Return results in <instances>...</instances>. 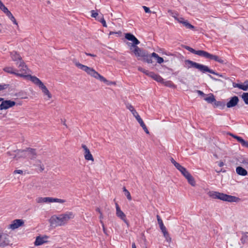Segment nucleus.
Returning a JSON list of instances; mask_svg holds the SVG:
<instances>
[{"label":"nucleus","mask_w":248,"mask_h":248,"mask_svg":"<svg viewBox=\"0 0 248 248\" xmlns=\"http://www.w3.org/2000/svg\"><path fill=\"white\" fill-rule=\"evenodd\" d=\"M74 217V215L71 212H67L58 216L53 215L49 219L50 226L53 227L62 226L66 224L68 222Z\"/></svg>","instance_id":"f257e3e1"},{"label":"nucleus","mask_w":248,"mask_h":248,"mask_svg":"<svg viewBox=\"0 0 248 248\" xmlns=\"http://www.w3.org/2000/svg\"><path fill=\"white\" fill-rule=\"evenodd\" d=\"M11 57L14 61H17V62H20L22 61L21 57L19 54L16 51L11 52Z\"/></svg>","instance_id":"412c9836"},{"label":"nucleus","mask_w":248,"mask_h":248,"mask_svg":"<svg viewBox=\"0 0 248 248\" xmlns=\"http://www.w3.org/2000/svg\"><path fill=\"white\" fill-rule=\"evenodd\" d=\"M14 173H15V174L18 173V174H22L23 173V171L20 170H16L14 171Z\"/></svg>","instance_id":"13d9d810"},{"label":"nucleus","mask_w":248,"mask_h":248,"mask_svg":"<svg viewBox=\"0 0 248 248\" xmlns=\"http://www.w3.org/2000/svg\"><path fill=\"white\" fill-rule=\"evenodd\" d=\"M218 165L219 166V167H222L223 165H224V163L222 162V161H220L219 163H218Z\"/></svg>","instance_id":"69168bd1"},{"label":"nucleus","mask_w":248,"mask_h":248,"mask_svg":"<svg viewBox=\"0 0 248 248\" xmlns=\"http://www.w3.org/2000/svg\"><path fill=\"white\" fill-rule=\"evenodd\" d=\"M115 205H116V216L118 217L121 218L122 220H123L125 223H126L127 224L128 221L126 219L125 215L121 210L120 207H119V206L117 203H115Z\"/></svg>","instance_id":"1a4fd4ad"},{"label":"nucleus","mask_w":248,"mask_h":248,"mask_svg":"<svg viewBox=\"0 0 248 248\" xmlns=\"http://www.w3.org/2000/svg\"><path fill=\"white\" fill-rule=\"evenodd\" d=\"M184 176L187 179L189 184H190L192 186H195L196 183L195 180L193 176L190 174V173L189 172L186 173V175H185Z\"/></svg>","instance_id":"4be33fe9"},{"label":"nucleus","mask_w":248,"mask_h":248,"mask_svg":"<svg viewBox=\"0 0 248 248\" xmlns=\"http://www.w3.org/2000/svg\"><path fill=\"white\" fill-rule=\"evenodd\" d=\"M27 156L31 159L33 160L36 158L37 153L36 149L31 148H27Z\"/></svg>","instance_id":"4468645a"},{"label":"nucleus","mask_w":248,"mask_h":248,"mask_svg":"<svg viewBox=\"0 0 248 248\" xmlns=\"http://www.w3.org/2000/svg\"><path fill=\"white\" fill-rule=\"evenodd\" d=\"M48 236L46 235H44V236H37L34 243V245L36 246H38L46 243L47 242L46 240Z\"/></svg>","instance_id":"f8f14e48"},{"label":"nucleus","mask_w":248,"mask_h":248,"mask_svg":"<svg viewBox=\"0 0 248 248\" xmlns=\"http://www.w3.org/2000/svg\"><path fill=\"white\" fill-rule=\"evenodd\" d=\"M209 197L215 199H219L223 201L229 202H238L240 199L238 197L229 195L222 193H220L216 191H209L208 193Z\"/></svg>","instance_id":"20e7f679"},{"label":"nucleus","mask_w":248,"mask_h":248,"mask_svg":"<svg viewBox=\"0 0 248 248\" xmlns=\"http://www.w3.org/2000/svg\"><path fill=\"white\" fill-rule=\"evenodd\" d=\"M183 25L186 28L191 30H195V27L190 24L187 20H186L185 22H183Z\"/></svg>","instance_id":"72a5a7b5"},{"label":"nucleus","mask_w":248,"mask_h":248,"mask_svg":"<svg viewBox=\"0 0 248 248\" xmlns=\"http://www.w3.org/2000/svg\"><path fill=\"white\" fill-rule=\"evenodd\" d=\"M39 88L42 90V91L44 93V94L47 95L49 98L51 97V94L46 86L44 85L43 83L39 86Z\"/></svg>","instance_id":"cd10ccee"},{"label":"nucleus","mask_w":248,"mask_h":248,"mask_svg":"<svg viewBox=\"0 0 248 248\" xmlns=\"http://www.w3.org/2000/svg\"><path fill=\"white\" fill-rule=\"evenodd\" d=\"M204 100L210 104H214L215 101H216L215 96L212 93H210L209 96L205 98Z\"/></svg>","instance_id":"7c9ffc66"},{"label":"nucleus","mask_w":248,"mask_h":248,"mask_svg":"<svg viewBox=\"0 0 248 248\" xmlns=\"http://www.w3.org/2000/svg\"><path fill=\"white\" fill-rule=\"evenodd\" d=\"M208 52L202 50H196L195 51L194 54H196L197 55L204 57L205 58L207 59V57L208 55Z\"/></svg>","instance_id":"c85d7f7f"},{"label":"nucleus","mask_w":248,"mask_h":248,"mask_svg":"<svg viewBox=\"0 0 248 248\" xmlns=\"http://www.w3.org/2000/svg\"><path fill=\"white\" fill-rule=\"evenodd\" d=\"M81 147L84 150L85 159L87 160H91L92 161H93V157L92 155L91 154L89 149L87 148V147L84 144H82Z\"/></svg>","instance_id":"9b49d317"},{"label":"nucleus","mask_w":248,"mask_h":248,"mask_svg":"<svg viewBox=\"0 0 248 248\" xmlns=\"http://www.w3.org/2000/svg\"><path fill=\"white\" fill-rule=\"evenodd\" d=\"M8 235L0 232V247H5L9 244Z\"/></svg>","instance_id":"9d476101"},{"label":"nucleus","mask_w":248,"mask_h":248,"mask_svg":"<svg viewBox=\"0 0 248 248\" xmlns=\"http://www.w3.org/2000/svg\"><path fill=\"white\" fill-rule=\"evenodd\" d=\"M16 154L14 156V158L17 160L19 158H25L27 157V149L24 150H17L15 151Z\"/></svg>","instance_id":"ddd939ff"},{"label":"nucleus","mask_w":248,"mask_h":248,"mask_svg":"<svg viewBox=\"0 0 248 248\" xmlns=\"http://www.w3.org/2000/svg\"><path fill=\"white\" fill-rule=\"evenodd\" d=\"M24 221L22 219H15L10 224V228L13 230L16 229L24 224Z\"/></svg>","instance_id":"dca6fc26"},{"label":"nucleus","mask_w":248,"mask_h":248,"mask_svg":"<svg viewBox=\"0 0 248 248\" xmlns=\"http://www.w3.org/2000/svg\"><path fill=\"white\" fill-rule=\"evenodd\" d=\"M132 248H136V246L135 243H133L132 245Z\"/></svg>","instance_id":"774afa93"},{"label":"nucleus","mask_w":248,"mask_h":248,"mask_svg":"<svg viewBox=\"0 0 248 248\" xmlns=\"http://www.w3.org/2000/svg\"><path fill=\"white\" fill-rule=\"evenodd\" d=\"M141 57H142L143 61L148 63H152L153 62L152 58L153 57L152 56V54L151 55L148 54L146 51L144 52V56L142 55Z\"/></svg>","instance_id":"aec40b11"},{"label":"nucleus","mask_w":248,"mask_h":248,"mask_svg":"<svg viewBox=\"0 0 248 248\" xmlns=\"http://www.w3.org/2000/svg\"><path fill=\"white\" fill-rule=\"evenodd\" d=\"M196 92L200 95H202V96L205 95V93L203 92H202V91H201L197 90Z\"/></svg>","instance_id":"bf43d9fd"},{"label":"nucleus","mask_w":248,"mask_h":248,"mask_svg":"<svg viewBox=\"0 0 248 248\" xmlns=\"http://www.w3.org/2000/svg\"><path fill=\"white\" fill-rule=\"evenodd\" d=\"M29 77L30 78L31 80L36 85L39 87L43 83V82L37 77L35 76H32L31 75H27V77Z\"/></svg>","instance_id":"393cba45"},{"label":"nucleus","mask_w":248,"mask_h":248,"mask_svg":"<svg viewBox=\"0 0 248 248\" xmlns=\"http://www.w3.org/2000/svg\"><path fill=\"white\" fill-rule=\"evenodd\" d=\"M96 211L97 212H98L99 214H100V213H102V212H101V210H100V209L99 208H97L96 209Z\"/></svg>","instance_id":"338daca9"},{"label":"nucleus","mask_w":248,"mask_h":248,"mask_svg":"<svg viewBox=\"0 0 248 248\" xmlns=\"http://www.w3.org/2000/svg\"><path fill=\"white\" fill-rule=\"evenodd\" d=\"M242 84L241 90L247 91L248 90V80H246L243 84Z\"/></svg>","instance_id":"ea45409f"},{"label":"nucleus","mask_w":248,"mask_h":248,"mask_svg":"<svg viewBox=\"0 0 248 248\" xmlns=\"http://www.w3.org/2000/svg\"><path fill=\"white\" fill-rule=\"evenodd\" d=\"M242 145L248 148V142L244 140L241 143Z\"/></svg>","instance_id":"4d7b16f0"},{"label":"nucleus","mask_w":248,"mask_h":248,"mask_svg":"<svg viewBox=\"0 0 248 248\" xmlns=\"http://www.w3.org/2000/svg\"><path fill=\"white\" fill-rule=\"evenodd\" d=\"M243 163L246 165L247 168L248 167V158L244 159Z\"/></svg>","instance_id":"052dcab7"},{"label":"nucleus","mask_w":248,"mask_h":248,"mask_svg":"<svg viewBox=\"0 0 248 248\" xmlns=\"http://www.w3.org/2000/svg\"><path fill=\"white\" fill-rule=\"evenodd\" d=\"M185 49H186V50H188L189 51H190L192 53L194 54L195 51V50L194 49L192 48V47H190L189 46H185Z\"/></svg>","instance_id":"49530a36"},{"label":"nucleus","mask_w":248,"mask_h":248,"mask_svg":"<svg viewBox=\"0 0 248 248\" xmlns=\"http://www.w3.org/2000/svg\"><path fill=\"white\" fill-rule=\"evenodd\" d=\"M123 191L124 192L125 195L126 196L127 199L129 201H131L132 200V197L131 196L130 192L126 189L125 187H123Z\"/></svg>","instance_id":"c9c22d12"},{"label":"nucleus","mask_w":248,"mask_h":248,"mask_svg":"<svg viewBox=\"0 0 248 248\" xmlns=\"http://www.w3.org/2000/svg\"><path fill=\"white\" fill-rule=\"evenodd\" d=\"M185 65L184 66L187 68L189 69L191 68H194L198 69L200 72L202 73L208 72L209 73L217 75L220 77H222V76L219 73H216L212 69H210L207 66L202 64L195 62L189 60H186L184 61Z\"/></svg>","instance_id":"f03ea898"},{"label":"nucleus","mask_w":248,"mask_h":248,"mask_svg":"<svg viewBox=\"0 0 248 248\" xmlns=\"http://www.w3.org/2000/svg\"><path fill=\"white\" fill-rule=\"evenodd\" d=\"M152 56L156 60L157 63L159 64H161L164 62L163 59L159 57L158 55L155 52L152 53Z\"/></svg>","instance_id":"473e14b6"},{"label":"nucleus","mask_w":248,"mask_h":248,"mask_svg":"<svg viewBox=\"0 0 248 248\" xmlns=\"http://www.w3.org/2000/svg\"><path fill=\"white\" fill-rule=\"evenodd\" d=\"M234 87H238L240 89H241L242 84H236L235 86H234Z\"/></svg>","instance_id":"e2e57ef3"},{"label":"nucleus","mask_w":248,"mask_h":248,"mask_svg":"<svg viewBox=\"0 0 248 248\" xmlns=\"http://www.w3.org/2000/svg\"><path fill=\"white\" fill-rule=\"evenodd\" d=\"M0 9L6 14V15L12 21L14 24L16 25L17 24L15 17L13 16L11 12L9 11L7 8L3 4V3L0 5Z\"/></svg>","instance_id":"0eeeda50"},{"label":"nucleus","mask_w":248,"mask_h":248,"mask_svg":"<svg viewBox=\"0 0 248 248\" xmlns=\"http://www.w3.org/2000/svg\"><path fill=\"white\" fill-rule=\"evenodd\" d=\"M136 120L139 122V123L140 124V125L142 127L144 131L145 132L146 134H149V131H148L146 125L144 123L143 120L140 118V116L138 117H136Z\"/></svg>","instance_id":"5701e85b"},{"label":"nucleus","mask_w":248,"mask_h":248,"mask_svg":"<svg viewBox=\"0 0 248 248\" xmlns=\"http://www.w3.org/2000/svg\"><path fill=\"white\" fill-rule=\"evenodd\" d=\"M230 135L234 137L235 139H236L238 142H239L241 144L242 143L243 141L244 140L243 139H242L241 137L233 135L232 134H230Z\"/></svg>","instance_id":"79ce46f5"},{"label":"nucleus","mask_w":248,"mask_h":248,"mask_svg":"<svg viewBox=\"0 0 248 248\" xmlns=\"http://www.w3.org/2000/svg\"><path fill=\"white\" fill-rule=\"evenodd\" d=\"M126 108L128 109L132 113L133 116L136 118V117H138L140 115H139L138 113L137 112V111L135 110V109L134 108L133 106H132L130 104H127L126 105Z\"/></svg>","instance_id":"bb28decb"},{"label":"nucleus","mask_w":248,"mask_h":248,"mask_svg":"<svg viewBox=\"0 0 248 248\" xmlns=\"http://www.w3.org/2000/svg\"><path fill=\"white\" fill-rule=\"evenodd\" d=\"M85 54L87 56H91V57H95V55H94V54H91V53H87V52H85Z\"/></svg>","instance_id":"0e129e2a"},{"label":"nucleus","mask_w":248,"mask_h":248,"mask_svg":"<svg viewBox=\"0 0 248 248\" xmlns=\"http://www.w3.org/2000/svg\"><path fill=\"white\" fill-rule=\"evenodd\" d=\"M16 65L20 72L19 73H16V75L21 77H27V75H26V74L28 73V68L23 61L22 60L20 62H16Z\"/></svg>","instance_id":"39448f33"},{"label":"nucleus","mask_w":248,"mask_h":248,"mask_svg":"<svg viewBox=\"0 0 248 248\" xmlns=\"http://www.w3.org/2000/svg\"><path fill=\"white\" fill-rule=\"evenodd\" d=\"M125 38L129 41L132 42V43L128 42L127 45L130 47V49L132 50V46H136L140 43L139 40L132 33H127L125 34Z\"/></svg>","instance_id":"423d86ee"},{"label":"nucleus","mask_w":248,"mask_h":248,"mask_svg":"<svg viewBox=\"0 0 248 248\" xmlns=\"http://www.w3.org/2000/svg\"><path fill=\"white\" fill-rule=\"evenodd\" d=\"M247 234H248V232H246L242 236L241 238V241L243 244L245 243L248 239V236L247 235Z\"/></svg>","instance_id":"37998d69"},{"label":"nucleus","mask_w":248,"mask_h":248,"mask_svg":"<svg viewBox=\"0 0 248 248\" xmlns=\"http://www.w3.org/2000/svg\"><path fill=\"white\" fill-rule=\"evenodd\" d=\"M242 98L245 104L248 105V93H244L242 95Z\"/></svg>","instance_id":"4c0bfd02"},{"label":"nucleus","mask_w":248,"mask_h":248,"mask_svg":"<svg viewBox=\"0 0 248 248\" xmlns=\"http://www.w3.org/2000/svg\"><path fill=\"white\" fill-rule=\"evenodd\" d=\"M100 22L102 24L103 26L105 27H107V24H106V21L104 19V18L103 17H102L100 20Z\"/></svg>","instance_id":"8fccbe9b"},{"label":"nucleus","mask_w":248,"mask_h":248,"mask_svg":"<svg viewBox=\"0 0 248 248\" xmlns=\"http://www.w3.org/2000/svg\"><path fill=\"white\" fill-rule=\"evenodd\" d=\"M3 70L8 73L16 75V73L13 71V69L11 67H6L3 69Z\"/></svg>","instance_id":"f704fd0d"},{"label":"nucleus","mask_w":248,"mask_h":248,"mask_svg":"<svg viewBox=\"0 0 248 248\" xmlns=\"http://www.w3.org/2000/svg\"><path fill=\"white\" fill-rule=\"evenodd\" d=\"M54 202H59V203H63L65 202V201L64 200L60 199H57L55 198Z\"/></svg>","instance_id":"864d4df0"},{"label":"nucleus","mask_w":248,"mask_h":248,"mask_svg":"<svg viewBox=\"0 0 248 248\" xmlns=\"http://www.w3.org/2000/svg\"><path fill=\"white\" fill-rule=\"evenodd\" d=\"M113 34H121V31H119V32L110 31V33H109L110 35Z\"/></svg>","instance_id":"680f3d73"},{"label":"nucleus","mask_w":248,"mask_h":248,"mask_svg":"<svg viewBox=\"0 0 248 248\" xmlns=\"http://www.w3.org/2000/svg\"><path fill=\"white\" fill-rule=\"evenodd\" d=\"M168 12L170 13V15L176 20V19L178 18V14L170 10Z\"/></svg>","instance_id":"a19ab883"},{"label":"nucleus","mask_w":248,"mask_h":248,"mask_svg":"<svg viewBox=\"0 0 248 248\" xmlns=\"http://www.w3.org/2000/svg\"><path fill=\"white\" fill-rule=\"evenodd\" d=\"M157 221L158 223V224L159 225L160 228L162 232L165 231L166 230V228L165 226L164 225L163 222L161 218H160V216L159 215H157L156 216Z\"/></svg>","instance_id":"c756f323"},{"label":"nucleus","mask_w":248,"mask_h":248,"mask_svg":"<svg viewBox=\"0 0 248 248\" xmlns=\"http://www.w3.org/2000/svg\"><path fill=\"white\" fill-rule=\"evenodd\" d=\"M132 47L134 48L133 52L136 56L141 57L142 55L144 56V53L145 51V50L140 48L137 45L136 46H132Z\"/></svg>","instance_id":"f3484780"},{"label":"nucleus","mask_w":248,"mask_h":248,"mask_svg":"<svg viewBox=\"0 0 248 248\" xmlns=\"http://www.w3.org/2000/svg\"><path fill=\"white\" fill-rule=\"evenodd\" d=\"M55 198L51 197H47V202H53L55 201Z\"/></svg>","instance_id":"6e6d98bb"},{"label":"nucleus","mask_w":248,"mask_h":248,"mask_svg":"<svg viewBox=\"0 0 248 248\" xmlns=\"http://www.w3.org/2000/svg\"><path fill=\"white\" fill-rule=\"evenodd\" d=\"M91 16L93 17H94V18H96V16H98V13L94 10H92L91 11Z\"/></svg>","instance_id":"de8ad7c7"},{"label":"nucleus","mask_w":248,"mask_h":248,"mask_svg":"<svg viewBox=\"0 0 248 248\" xmlns=\"http://www.w3.org/2000/svg\"><path fill=\"white\" fill-rule=\"evenodd\" d=\"M1 101L2 102L0 105V110L8 109L16 105L15 101L10 100H4L3 99Z\"/></svg>","instance_id":"6e6552de"},{"label":"nucleus","mask_w":248,"mask_h":248,"mask_svg":"<svg viewBox=\"0 0 248 248\" xmlns=\"http://www.w3.org/2000/svg\"><path fill=\"white\" fill-rule=\"evenodd\" d=\"M176 168L181 172L184 176L188 172L185 168L182 166L180 164H179Z\"/></svg>","instance_id":"2f4dec72"},{"label":"nucleus","mask_w":248,"mask_h":248,"mask_svg":"<svg viewBox=\"0 0 248 248\" xmlns=\"http://www.w3.org/2000/svg\"><path fill=\"white\" fill-rule=\"evenodd\" d=\"M138 70L139 71L142 72V73H144L145 74H146L147 76H149V73L151 72L150 71H149L148 70L144 69H143V68H142V67H139L138 68Z\"/></svg>","instance_id":"c03bdc74"},{"label":"nucleus","mask_w":248,"mask_h":248,"mask_svg":"<svg viewBox=\"0 0 248 248\" xmlns=\"http://www.w3.org/2000/svg\"><path fill=\"white\" fill-rule=\"evenodd\" d=\"M9 86V84H0V91L6 89Z\"/></svg>","instance_id":"a18cd8bd"},{"label":"nucleus","mask_w":248,"mask_h":248,"mask_svg":"<svg viewBox=\"0 0 248 248\" xmlns=\"http://www.w3.org/2000/svg\"><path fill=\"white\" fill-rule=\"evenodd\" d=\"M239 102V98L237 96H234L231 98L230 101L227 103L226 106L228 108L235 107Z\"/></svg>","instance_id":"2eb2a0df"},{"label":"nucleus","mask_w":248,"mask_h":248,"mask_svg":"<svg viewBox=\"0 0 248 248\" xmlns=\"http://www.w3.org/2000/svg\"><path fill=\"white\" fill-rule=\"evenodd\" d=\"M149 77L152 78L154 80L157 82L162 83L163 82V78L159 75L153 72H151L149 73Z\"/></svg>","instance_id":"a211bd4d"},{"label":"nucleus","mask_w":248,"mask_h":248,"mask_svg":"<svg viewBox=\"0 0 248 248\" xmlns=\"http://www.w3.org/2000/svg\"><path fill=\"white\" fill-rule=\"evenodd\" d=\"M170 161L175 167L179 164V163L176 162L172 157H171Z\"/></svg>","instance_id":"603ef678"},{"label":"nucleus","mask_w":248,"mask_h":248,"mask_svg":"<svg viewBox=\"0 0 248 248\" xmlns=\"http://www.w3.org/2000/svg\"><path fill=\"white\" fill-rule=\"evenodd\" d=\"M100 223L101 224V225L102 226L103 230L105 234H107V232H106L107 229H106V228L105 227V225H104V224L102 220H100Z\"/></svg>","instance_id":"3c124183"},{"label":"nucleus","mask_w":248,"mask_h":248,"mask_svg":"<svg viewBox=\"0 0 248 248\" xmlns=\"http://www.w3.org/2000/svg\"><path fill=\"white\" fill-rule=\"evenodd\" d=\"M236 172L238 175L241 176H246L248 174L247 170L240 166H238L236 168Z\"/></svg>","instance_id":"b1692460"},{"label":"nucleus","mask_w":248,"mask_h":248,"mask_svg":"<svg viewBox=\"0 0 248 248\" xmlns=\"http://www.w3.org/2000/svg\"><path fill=\"white\" fill-rule=\"evenodd\" d=\"M73 62L78 68L85 71L87 74L91 76L104 82H106L107 81V80L104 77L99 74L93 68H91L86 65L81 64L75 60L73 61Z\"/></svg>","instance_id":"7ed1b4c3"},{"label":"nucleus","mask_w":248,"mask_h":248,"mask_svg":"<svg viewBox=\"0 0 248 248\" xmlns=\"http://www.w3.org/2000/svg\"><path fill=\"white\" fill-rule=\"evenodd\" d=\"M36 200L38 203L47 202V197H39Z\"/></svg>","instance_id":"e433bc0d"},{"label":"nucleus","mask_w":248,"mask_h":248,"mask_svg":"<svg viewBox=\"0 0 248 248\" xmlns=\"http://www.w3.org/2000/svg\"><path fill=\"white\" fill-rule=\"evenodd\" d=\"M176 20L178 22H179L180 23H182V24H183L184 22L186 21V20L184 19V18L182 17H178V18L176 19Z\"/></svg>","instance_id":"09e8293b"},{"label":"nucleus","mask_w":248,"mask_h":248,"mask_svg":"<svg viewBox=\"0 0 248 248\" xmlns=\"http://www.w3.org/2000/svg\"><path fill=\"white\" fill-rule=\"evenodd\" d=\"M143 8L144 9L145 13H151V11H150L149 8H148L145 6H143Z\"/></svg>","instance_id":"5fc2aeb1"},{"label":"nucleus","mask_w":248,"mask_h":248,"mask_svg":"<svg viewBox=\"0 0 248 248\" xmlns=\"http://www.w3.org/2000/svg\"><path fill=\"white\" fill-rule=\"evenodd\" d=\"M162 232L163 233L164 236L166 238V240L168 242H170L171 238L170 237L169 234L168 232H167V230H165V231Z\"/></svg>","instance_id":"58836bf2"},{"label":"nucleus","mask_w":248,"mask_h":248,"mask_svg":"<svg viewBox=\"0 0 248 248\" xmlns=\"http://www.w3.org/2000/svg\"><path fill=\"white\" fill-rule=\"evenodd\" d=\"M225 103L221 101H215V103L213 104V106L214 108H218L220 109H223L225 107Z\"/></svg>","instance_id":"a878e982"},{"label":"nucleus","mask_w":248,"mask_h":248,"mask_svg":"<svg viewBox=\"0 0 248 248\" xmlns=\"http://www.w3.org/2000/svg\"><path fill=\"white\" fill-rule=\"evenodd\" d=\"M207 59H209L210 60H213L217 62L220 63H225L224 61L221 59L220 58H219L218 56L211 54L209 53H208Z\"/></svg>","instance_id":"6ab92c4d"}]
</instances>
